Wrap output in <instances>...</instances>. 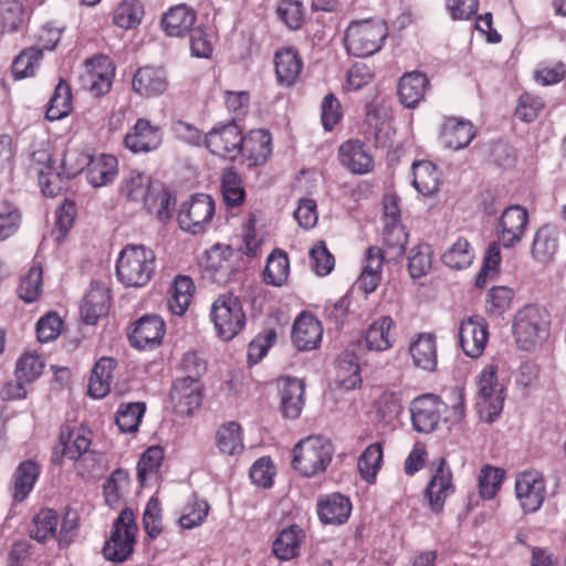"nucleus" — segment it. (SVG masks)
<instances>
[{"label":"nucleus","instance_id":"nucleus-1","mask_svg":"<svg viewBox=\"0 0 566 566\" xmlns=\"http://www.w3.org/2000/svg\"><path fill=\"white\" fill-rule=\"evenodd\" d=\"M157 258L153 249L144 244L125 245L116 261V277L126 287H145L156 272Z\"/></svg>","mask_w":566,"mask_h":566},{"label":"nucleus","instance_id":"nucleus-2","mask_svg":"<svg viewBox=\"0 0 566 566\" xmlns=\"http://www.w3.org/2000/svg\"><path fill=\"white\" fill-rule=\"evenodd\" d=\"M120 192L127 200L156 213L160 220L169 218V198L166 192L153 185L149 176L139 171L129 172L123 180Z\"/></svg>","mask_w":566,"mask_h":566},{"label":"nucleus","instance_id":"nucleus-3","mask_svg":"<svg viewBox=\"0 0 566 566\" xmlns=\"http://www.w3.org/2000/svg\"><path fill=\"white\" fill-rule=\"evenodd\" d=\"M334 455L332 442L322 436L302 439L293 449L292 465L303 476H315L326 471Z\"/></svg>","mask_w":566,"mask_h":566},{"label":"nucleus","instance_id":"nucleus-4","mask_svg":"<svg viewBox=\"0 0 566 566\" xmlns=\"http://www.w3.org/2000/svg\"><path fill=\"white\" fill-rule=\"evenodd\" d=\"M388 35L385 22L377 19L353 21L345 33V46L349 54L366 57L378 52Z\"/></svg>","mask_w":566,"mask_h":566},{"label":"nucleus","instance_id":"nucleus-5","mask_svg":"<svg viewBox=\"0 0 566 566\" xmlns=\"http://www.w3.org/2000/svg\"><path fill=\"white\" fill-rule=\"evenodd\" d=\"M505 387L497 379L496 367L486 366L476 378L475 407L480 419L492 423L501 415L505 400Z\"/></svg>","mask_w":566,"mask_h":566},{"label":"nucleus","instance_id":"nucleus-6","mask_svg":"<svg viewBox=\"0 0 566 566\" xmlns=\"http://www.w3.org/2000/svg\"><path fill=\"white\" fill-rule=\"evenodd\" d=\"M548 313L545 308L528 305L515 315L513 334L517 346L523 350H532L548 335Z\"/></svg>","mask_w":566,"mask_h":566},{"label":"nucleus","instance_id":"nucleus-7","mask_svg":"<svg viewBox=\"0 0 566 566\" xmlns=\"http://www.w3.org/2000/svg\"><path fill=\"white\" fill-rule=\"evenodd\" d=\"M210 317L217 335L223 340L234 338L245 324V313L239 297L227 293L219 295L211 305Z\"/></svg>","mask_w":566,"mask_h":566},{"label":"nucleus","instance_id":"nucleus-8","mask_svg":"<svg viewBox=\"0 0 566 566\" xmlns=\"http://www.w3.org/2000/svg\"><path fill=\"white\" fill-rule=\"evenodd\" d=\"M136 532L133 511L123 510L114 523L111 538L103 547L105 558L112 562L126 560L133 553Z\"/></svg>","mask_w":566,"mask_h":566},{"label":"nucleus","instance_id":"nucleus-9","mask_svg":"<svg viewBox=\"0 0 566 566\" xmlns=\"http://www.w3.org/2000/svg\"><path fill=\"white\" fill-rule=\"evenodd\" d=\"M32 168L38 174L39 185L44 196L55 197L67 186V180L74 172L64 167V163L56 166L51 154L43 149L32 154Z\"/></svg>","mask_w":566,"mask_h":566},{"label":"nucleus","instance_id":"nucleus-10","mask_svg":"<svg viewBox=\"0 0 566 566\" xmlns=\"http://www.w3.org/2000/svg\"><path fill=\"white\" fill-rule=\"evenodd\" d=\"M214 214V202L209 195L198 193L181 203L178 222L182 230L197 234L205 230Z\"/></svg>","mask_w":566,"mask_h":566},{"label":"nucleus","instance_id":"nucleus-11","mask_svg":"<svg viewBox=\"0 0 566 566\" xmlns=\"http://www.w3.org/2000/svg\"><path fill=\"white\" fill-rule=\"evenodd\" d=\"M446 409V403L438 396L431 394L413 399L410 405V413L415 430L422 433L437 430Z\"/></svg>","mask_w":566,"mask_h":566},{"label":"nucleus","instance_id":"nucleus-12","mask_svg":"<svg viewBox=\"0 0 566 566\" xmlns=\"http://www.w3.org/2000/svg\"><path fill=\"white\" fill-rule=\"evenodd\" d=\"M115 75V67L108 56L99 55L87 60L81 73V82L85 90L95 96L109 92Z\"/></svg>","mask_w":566,"mask_h":566},{"label":"nucleus","instance_id":"nucleus-13","mask_svg":"<svg viewBox=\"0 0 566 566\" xmlns=\"http://www.w3.org/2000/svg\"><path fill=\"white\" fill-rule=\"evenodd\" d=\"M243 136L240 127L232 123L216 127L206 136V146L214 155L235 159L242 151Z\"/></svg>","mask_w":566,"mask_h":566},{"label":"nucleus","instance_id":"nucleus-14","mask_svg":"<svg viewBox=\"0 0 566 566\" xmlns=\"http://www.w3.org/2000/svg\"><path fill=\"white\" fill-rule=\"evenodd\" d=\"M161 143V128L146 118H138L124 137L125 147L134 154L154 151Z\"/></svg>","mask_w":566,"mask_h":566},{"label":"nucleus","instance_id":"nucleus-15","mask_svg":"<svg viewBox=\"0 0 566 566\" xmlns=\"http://www.w3.org/2000/svg\"><path fill=\"white\" fill-rule=\"evenodd\" d=\"M515 493L524 512L537 511L545 499V481L537 471H525L517 475Z\"/></svg>","mask_w":566,"mask_h":566},{"label":"nucleus","instance_id":"nucleus-16","mask_svg":"<svg viewBox=\"0 0 566 566\" xmlns=\"http://www.w3.org/2000/svg\"><path fill=\"white\" fill-rule=\"evenodd\" d=\"M528 223V212L521 206H510L503 210L499 224V241L504 248H513L521 242Z\"/></svg>","mask_w":566,"mask_h":566},{"label":"nucleus","instance_id":"nucleus-17","mask_svg":"<svg viewBox=\"0 0 566 566\" xmlns=\"http://www.w3.org/2000/svg\"><path fill=\"white\" fill-rule=\"evenodd\" d=\"M238 266L239 253L229 245L216 244L207 252L206 271L218 284L227 283Z\"/></svg>","mask_w":566,"mask_h":566},{"label":"nucleus","instance_id":"nucleus-18","mask_svg":"<svg viewBox=\"0 0 566 566\" xmlns=\"http://www.w3.org/2000/svg\"><path fill=\"white\" fill-rule=\"evenodd\" d=\"M460 346L471 358L480 357L489 340L488 324L483 317L471 316L463 319L459 326Z\"/></svg>","mask_w":566,"mask_h":566},{"label":"nucleus","instance_id":"nucleus-19","mask_svg":"<svg viewBox=\"0 0 566 566\" xmlns=\"http://www.w3.org/2000/svg\"><path fill=\"white\" fill-rule=\"evenodd\" d=\"M385 231L384 240L398 252H401L406 243V234L400 226L399 199L394 193H388L382 199Z\"/></svg>","mask_w":566,"mask_h":566},{"label":"nucleus","instance_id":"nucleus-20","mask_svg":"<svg viewBox=\"0 0 566 566\" xmlns=\"http://www.w3.org/2000/svg\"><path fill=\"white\" fill-rule=\"evenodd\" d=\"M93 433L82 426H65L60 433V447L62 454L76 461L88 453L92 444Z\"/></svg>","mask_w":566,"mask_h":566},{"label":"nucleus","instance_id":"nucleus-21","mask_svg":"<svg viewBox=\"0 0 566 566\" xmlns=\"http://www.w3.org/2000/svg\"><path fill=\"white\" fill-rule=\"evenodd\" d=\"M170 400L176 413L188 416L201 405L200 382L177 379L170 391Z\"/></svg>","mask_w":566,"mask_h":566},{"label":"nucleus","instance_id":"nucleus-22","mask_svg":"<svg viewBox=\"0 0 566 566\" xmlns=\"http://www.w3.org/2000/svg\"><path fill=\"white\" fill-rule=\"evenodd\" d=\"M323 336L319 321L312 314L302 313L294 322L292 340L300 350H311L318 346Z\"/></svg>","mask_w":566,"mask_h":566},{"label":"nucleus","instance_id":"nucleus-23","mask_svg":"<svg viewBox=\"0 0 566 566\" xmlns=\"http://www.w3.org/2000/svg\"><path fill=\"white\" fill-rule=\"evenodd\" d=\"M409 355L415 367L433 371L438 364L437 340L430 333H420L409 344Z\"/></svg>","mask_w":566,"mask_h":566},{"label":"nucleus","instance_id":"nucleus-24","mask_svg":"<svg viewBox=\"0 0 566 566\" xmlns=\"http://www.w3.org/2000/svg\"><path fill=\"white\" fill-rule=\"evenodd\" d=\"M164 334L165 323L159 316H144L136 323L129 339L134 347L145 349L159 345Z\"/></svg>","mask_w":566,"mask_h":566},{"label":"nucleus","instance_id":"nucleus-25","mask_svg":"<svg viewBox=\"0 0 566 566\" xmlns=\"http://www.w3.org/2000/svg\"><path fill=\"white\" fill-rule=\"evenodd\" d=\"M340 164L354 174H366L371 170L374 160L359 140H347L339 146Z\"/></svg>","mask_w":566,"mask_h":566},{"label":"nucleus","instance_id":"nucleus-26","mask_svg":"<svg viewBox=\"0 0 566 566\" xmlns=\"http://www.w3.org/2000/svg\"><path fill=\"white\" fill-rule=\"evenodd\" d=\"M452 492V473L450 469L446 467V460L440 459L439 465L426 490L432 510L439 512L443 507L446 499Z\"/></svg>","mask_w":566,"mask_h":566},{"label":"nucleus","instance_id":"nucleus-27","mask_svg":"<svg viewBox=\"0 0 566 566\" xmlns=\"http://www.w3.org/2000/svg\"><path fill=\"white\" fill-rule=\"evenodd\" d=\"M396 323L390 316L374 321L366 332V346L370 350L384 352L392 347L396 340Z\"/></svg>","mask_w":566,"mask_h":566},{"label":"nucleus","instance_id":"nucleus-28","mask_svg":"<svg viewBox=\"0 0 566 566\" xmlns=\"http://www.w3.org/2000/svg\"><path fill=\"white\" fill-rule=\"evenodd\" d=\"M241 154L249 166L263 165L271 155V137L266 130L256 129L243 137Z\"/></svg>","mask_w":566,"mask_h":566},{"label":"nucleus","instance_id":"nucleus-29","mask_svg":"<svg viewBox=\"0 0 566 566\" xmlns=\"http://www.w3.org/2000/svg\"><path fill=\"white\" fill-rule=\"evenodd\" d=\"M132 84L136 93L146 97L160 95L168 87L164 70L150 66L137 70Z\"/></svg>","mask_w":566,"mask_h":566},{"label":"nucleus","instance_id":"nucleus-30","mask_svg":"<svg viewBox=\"0 0 566 566\" xmlns=\"http://www.w3.org/2000/svg\"><path fill=\"white\" fill-rule=\"evenodd\" d=\"M274 64L277 82L286 87L294 85L303 67V62L297 51L292 48L276 51Z\"/></svg>","mask_w":566,"mask_h":566},{"label":"nucleus","instance_id":"nucleus-31","mask_svg":"<svg viewBox=\"0 0 566 566\" xmlns=\"http://www.w3.org/2000/svg\"><path fill=\"white\" fill-rule=\"evenodd\" d=\"M197 13L186 4L171 7L163 17L164 30L169 36H184L192 31Z\"/></svg>","mask_w":566,"mask_h":566},{"label":"nucleus","instance_id":"nucleus-32","mask_svg":"<svg viewBox=\"0 0 566 566\" xmlns=\"http://www.w3.org/2000/svg\"><path fill=\"white\" fill-rule=\"evenodd\" d=\"M429 80L421 72H409L401 76L398 85L400 102L408 108L416 107L423 98Z\"/></svg>","mask_w":566,"mask_h":566},{"label":"nucleus","instance_id":"nucleus-33","mask_svg":"<svg viewBox=\"0 0 566 566\" xmlns=\"http://www.w3.org/2000/svg\"><path fill=\"white\" fill-rule=\"evenodd\" d=\"M280 395L283 415L295 419L304 406V384L296 378L286 377L280 381Z\"/></svg>","mask_w":566,"mask_h":566},{"label":"nucleus","instance_id":"nucleus-34","mask_svg":"<svg viewBox=\"0 0 566 566\" xmlns=\"http://www.w3.org/2000/svg\"><path fill=\"white\" fill-rule=\"evenodd\" d=\"M109 294L108 290L102 284H93L91 290L85 294L81 313L86 324H95L98 318L108 312Z\"/></svg>","mask_w":566,"mask_h":566},{"label":"nucleus","instance_id":"nucleus-35","mask_svg":"<svg viewBox=\"0 0 566 566\" xmlns=\"http://www.w3.org/2000/svg\"><path fill=\"white\" fill-rule=\"evenodd\" d=\"M317 511L324 524H343L349 517L352 503L346 496L334 493L318 502Z\"/></svg>","mask_w":566,"mask_h":566},{"label":"nucleus","instance_id":"nucleus-36","mask_svg":"<svg viewBox=\"0 0 566 566\" xmlns=\"http://www.w3.org/2000/svg\"><path fill=\"white\" fill-rule=\"evenodd\" d=\"M474 136L475 130L472 124L457 118L447 119L441 132L442 142L453 150L467 147Z\"/></svg>","mask_w":566,"mask_h":566},{"label":"nucleus","instance_id":"nucleus-37","mask_svg":"<svg viewBox=\"0 0 566 566\" xmlns=\"http://www.w3.org/2000/svg\"><path fill=\"white\" fill-rule=\"evenodd\" d=\"M116 361L109 357L101 358L94 366L88 382V394L94 398H104L111 390Z\"/></svg>","mask_w":566,"mask_h":566},{"label":"nucleus","instance_id":"nucleus-38","mask_svg":"<svg viewBox=\"0 0 566 566\" xmlns=\"http://www.w3.org/2000/svg\"><path fill=\"white\" fill-rule=\"evenodd\" d=\"M40 474V468L32 460L23 461L12 478V497L14 502L24 501L32 491Z\"/></svg>","mask_w":566,"mask_h":566},{"label":"nucleus","instance_id":"nucleus-39","mask_svg":"<svg viewBox=\"0 0 566 566\" xmlns=\"http://www.w3.org/2000/svg\"><path fill=\"white\" fill-rule=\"evenodd\" d=\"M117 159L113 155L101 154L93 157L87 165V179L94 187H102L117 175Z\"/></svg>","mask_w":566,"mask_h":566},{"label":"nucleus","instance_id":"nucleus-40","mask_svg":"<svg viewBox=\"0 0 566 566\" xmlns=\"http://www.w3.org/2000/svg\"><path fill=\"white\" fill-rule=\"evenodd\" d=\"M195 285L192 280L186 275L176 276L174 284L169 291L167 298L168 310L177 316H181L186 313L190 305Z\"/></svg>","mask_w":566,"mask_h":566},{"label":"nucleus","instance_id":"nucleus-41","mask_svg":"<svg viewBox=\"0 0 566 566\" xmlns=\"http://www.w3.org/2000/svg\"><path fill=\"white\" fill-rule=\"evenodd\" d=\"M474 259V249L465 238H458L441 255L446 266L458 271L470 268Z\"/></svg>","mask_w":566,"mask_h":566},{"label":"nucleus","instance_id":"nucleus-42","mask_svg":"<svg viewBox=\"0 0 566 566\" xmlns=\"http://www.w3.org/2000/svg\"><path fill=\"white\" fill-rule=\"evenodd\" d=\"M216 444L219 451L227 455H237L244 449L242 428L238 422L223 423L216 433Z\"/></svg>","mask_w":566,"mask_h":566},{"label":"nucleus","instance_id":"nucleus-43","mask_svg":"<svg viewBox=\"0 0 566 566\" xmlns=\"http://www.w3.org/2000/svg\"><path fill=\"white\" fill-rule=\"evenodd\" d=\"M336 378L342 387L355 389L361 384L360 367L356 354L345 350L336 361Z\"/></svg>","mask_w":566,"mask_h":566},{"label":"nucleus","instance_id":"nucleus-44","mask_svg":"<svg viewBox=\"0 0 566 566\" xmlns=\"http://www.w3.org/2000/svg\"><path fill=\"white\" fill-rule=\"evenodd\" d=\"M413 186L423 196L434 193L440 185V172L434 164L426 160L412 166Z\"/></svg>","mask_w":566,"mask_h":566},{"label":"nucleus","instance_id":"nucleus-45","mask_svg":"<svg viewBox=\"0 0 566 566\" xmlns=\"http://www.w3.org/2000/svg\"><path fill=\"white\" fill-rule=\"evenodd\" d=\"M557 251V230L551 226L541 227L534 237L532 255L538 262H547Z\"/></svg>","mask_w":566,"mask_h":566},{"label":"nucleus","instance_id":"nucleus-46","mask_svg":"<svg viewBox=\"0 0 566 566\" xmlns=\"http://www.w3.org/2000/svg\"><path fill=\"white\" fill-rule=\"evenodd\" d=\"M303 531L296 525L283 530L273 543V552L277 558L289 560L300 552Z\"/></svg>","mask_w":566,"mask_h":566},{"label":"nucleus","instance_id":"nucleus-47","mask_svg":"<svg viewBox=\"0 0 566 566\" xmlns=\"http://www.w3.org/2000/svg\"><path fill=\"white\" fill-rule=\"evenodd\" d=\"M290 262L287 254L282 250H274L269 256L264 270L266 283L281 286L287 280Z\"/></svg>","mask_w":566,"mask_h":566},{"label":"nucleus","instance_id":"nucleus-48","mask_svg":"<svg viewBox=\"0 0 566 566\" xmlns=\"http://www.w3.org/2000/svg\"><path fill=\"white\" fill-rule=\"evenodd\" d=\"M59 525V516L55 511L51 509H42L33 517V526L30 530V535L38 542H45L54 537Z\"/></svg>","mask_w":566,"mask_h":566},{"label":"nucleus","instance_id":"nucleus-49","mask_svg":"<svg viewBox=\"0 0 566 566\" xmlns=\"http://www.w3.org/2000/svg\"><path fill=\"white\" fill-rule=\"evenodd\" d=\"M72 109L71 90L69 84L61 80L50 98L46 109V118L49 120H57L70 114Z\"/></svg>","mask_w":566,"mask_h":566},{"label":"nucleus","instance_id":"nucleus-50","mask_svg":"<svg viewBox=\"0 0 566 566\" xmlns=\"http://www.w3.org/2000/svg\"><path fill=\"white\" fill-rule=\"evenodd\" d=\"M164 459V450L160 447H150L143 454L137 464V478L142 485L156 479Z\"/></svg>","mask_w":566,"mask_h":566},{"label":"nucleus","instance_id":"nucleus-51","mask_svg":"<svg viewBox=\"0 0 566 566\" xmlns=\"http://www.w3.org/2000/svg\"><path fill=\"white\" fill-rule=\"evenodd\" d=\"M144 15L143 4L138 0H124L116 8L113 21L123 29H134L139 25Z\"/></svg>","mask_w":566,"mask_h":566},{"label":"nucleus","instance_id":"nucleus-52","mask_svg":"<svg viewBox=\"0 0 566 566\" xmlns=\"http://www.w3.org/2000/svg\"><path fill=\"white\" fill-rule=\"evenodd\" d=\"M381 444L378 442L371 443L369 447L366 448V450L358 459L357 467L361 478L368 482H371L376 478L381 467Z\"/></svg>","mask_w":566,"mask_h":566},{"label":"nucleus","instance_id":"nucleus-53","mask_svg":"<svg viewBox=\"0 0 566 566\" xmlns=\"http://www.w3.org/2000/svg\"><path fill=\"white\" fill-rule=\"evenodd\" d=\"M221 191L228 206H239L244 200L245 191L242 180L232 168L226 169L222 174Z\"/></svg>","mask_w":566,"mask_h":566},{"label":"nucleus","instance_id":"nucleus-54","mask_svg":"<svg viewBox=\"0 0 566 566\" xmlns=\"http://www.w3.org/2000/svg\"><path fill=\"white\" fill-rule=\"evenodd\" d=\"M44 368V361L35 353L27 352L20 356L15 364V377L28 384L36 380Z\"/></svg>","mask_w":566,"mask_h":566},{"label":"nucleus","instance_id":"nucleus-55","mask_svg":"<svg viewBox=\"0 0 566 566\" xmlns=\"http://www.w3.org/2000/svg\"><path fill=\"white\" fill-rule=\"evenodd\" d=\"M42 59V51L31 46L23 50L13 61L12 74L15 78H25L34 75L35 69Z\"/></svg>","mask_w":566,"mask_h":566},{"label":"nucleus","instance_id":"nucleus-56","mask_svg":"<svg viewBox=\"0 0 566 566\" xmlns=\"http://www.w3.org/2000/svg\"><path fill=\"white\" fill-rule=\"evenodd\" d=\"M145 405L140 402L122 405L116 413V423L122 432H134L138 429Z\"/></svg>","mask_w":566,"mask_h":566},{"label":"nucleus","instance_id":"nucleus-57","mask_svg":"<svg viewBox=\"0 0 566 566\" xmlns=\"http://www.w3.org/2000/svg\"><path fill=\"white\" fill-rule=\"evenodd\" d=\"M432 252L428 244H419L412 248L408 256V269L412 277L426 275L432 265Z\"/></svg>","mask_w":566,"mask_h":566},{"label":"nucleus","instance_id":"nucleus-58","mask_svg":"<svg viewBox=\"0 0 566 566\" xmlns=\"http://www.w3.org/2000/svg\"><path fill=\"white\" fill-rule=\"evenodd\" d=\"M503 479V470L490 465L482 468L479 474L480 495L483 499H493L499 492Z\"/></svg>","mask_w":566,"mask_h":566},{"label":"nucleus","instance_id":"nucleus-59","mask_svg":"<svg viewBox=\"0 0 566 566\" xmlns=\"http://www.w3.org/2000/svg\"><path fill=\"white\" fill-rule=\"evenodd\" d=\"M280 19L292 30H297L304 22V7L298 0H282L277 9Z\"/></svg>","mask_w":566,"mask_h":566},{"label":"nucleus","instance_id":"nucleus-60","mask_svg":"<svg viewBox=\"0 0 566 566\" xmlns=\"http://www.w3.org/2000/svg\"><path fill=\"white\" fill-rule=\"evenodd\" d=\"M42 290V269L38 265L30 268L25 276L22 279L19 295L30 303L38 298Z\"/></svg>","mask_w":566,"mask_h":566},{"label":"nucleus","instance_id":"nucleus-61","mask_svg":"<svg viewBox=\"0 0 566 566\" xmlns=\"http://www.w3.org/2000/svg\"><path fill=\"white\" fill-rule=\"evenodd\" d=\"M208 512L209 505L206 501L193 499L184 507L179 523L184 528H193L206 520Z\"/></svg>","mask_w":566,"mask_h":566},{"label":"nucleus","instance_id":"nucleus-62","mask_svg":"<svg viewBox=\"0 0 566 566\" xmlns=\"http://www.w3.org/2000/svg\"><path fill=\"white\" fill-rule=\"evenodd\" d=\"M277 337L274 328H268L261 332L249 345L248 358L251 364L259 363L268 353L269 348L275 343Z\"/></svg>","mask_w":566,"mask_h":566},{"label":"nucleus","instance_id":"nucleus-63","mask_svg":"<svg viewBox=\"0 0 566 566\" xmlns=\"http://www.w3.org/2000/svg\"><path fill=\"white\" fill-rule=\"evenodd\" d=\"M310 262L317 275L328 274L335 265L334 256L327 251L325 243L322 241L310 250Z\"/></svg>","mask_w":566,"mask_h":566},{"label":"nucleus","instance_id":"nucleus-64","mask_svg":"<svg viewBox=\"0 0 566 566\" xmlns=\"http://www.w3.org/2000/svg\"><path fill=\"white\" fill-rule=\"evenodd\" d=\"M143 524L150 538H156L161 533V510L157 499L151 497L144 511Z\"/></svg>","mask_w":566,"mask_h":566}]
</instances>
